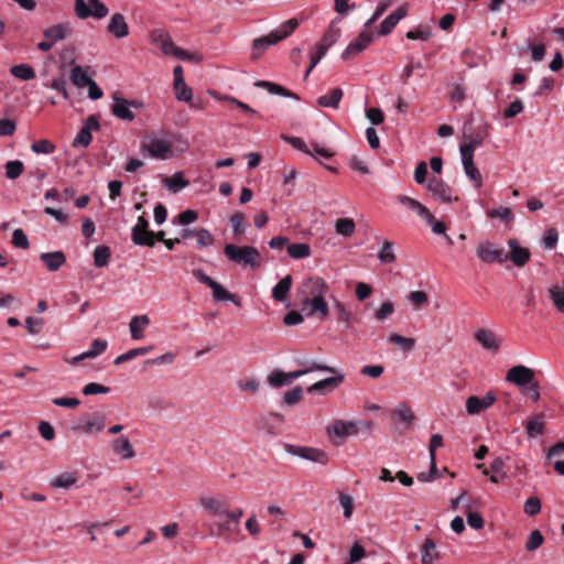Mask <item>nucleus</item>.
Wrapping results in <instances>:
<instances>
[{"mask_svg": "<svg viewBox=\"0 0 564 564\" xmlns=\"http://www.w3.org/2000/svg\"><path fill=\"white\" fill-rule=\"evenodd\" d=\"M328 292V284L319 276H311L303 281L296 295L306 316H318L321 319L327 317L329 307L325 297Z\"/></svg>", "mask_w": 564, "mask_h": 564, "instance_id": "1", "label": "nucleus"}, {"mask_svg": "<svg viewBox=\"0 0 564 564\" xmlns=\"http://www.w3.org/2000/svg\"><path fill=\"white\" fill-rule=\"evenodd\" d=\"M188 141L177 133H153L145 137L140 145V152L158 160H169L185 152Z\"/></svg>", "mask_w": 564, "mask_h": 564, "instance_id": "2", "label": "nucleus"}, {"mask_svg": "<svg viewBox=\"0 0 564 564\" xmlns=\"http://www.w3.org/2000/svg\"><path fill=\"white\" fill-rule=\"evenodd\" d=\"M297 26L299 21L296 19H290L272 30L268 35L254 39L251 45V58H260L271 45L290 36Z\"/></svg>", "mask_w": 564, "mask_h": 564, "instance_id": "3", "label": "nucleus"}, {"mask_svg": "<svg viewBox=\"0 0 564 564\" xmlns=\"http://www.w3.org/2000/svg\"><path fill=\"white\" fill-rule=\"evenodd\" d=\"M224 254L236 264L258 269L262 264V258L259 250L252 246H237L228 243L224 247Z\"/></svg>", "mask_w": 564, "mask_h": 564, "instance_id": "4", "label": "nucleus"}, {"mask_svg": "<svg viewBox=\"0 0 564 564\" xmlns=\"http://www.w3.org/2000/svg\"><path fill=\"white\" fill-rule=\"evenodd\" d=\"M75 15L80 20L94 18L101 20L109 13L108 7L100 0H75L74 1Z\"/></svg>", "mask_w": 564, "mask_h": 564, "instance_id": "5", "label": "nucleus"}, {"mask_svg": "<svg viewBox=\"0 0 564 564\" xmlns=\"http://www.w3.org/2000/svg\"><path fill=\"white\" fill-rule=\"evenodd\" d=\"M283 448L284 452L289 455L296 456L302 459L317 463L321 465H326L329 460L327 454L319 448L310 446H297L289 443H285L283 445Z\"/></svg>", "mask_w": 564, "mask_h": 564, "instance_id": "6", "label": "nucleus"}, {"mask_svg": "<svg viewBox=\"0 0 564 564\" xmlns=\"http://www.w3.org/2000/svg\"><path fill=\"white\" fill-rule=\"evenodd\" d=\"M319 366L324 367V368H327V369H330V371H326V372L327 373H332L333 376L328 377V378H325V379H322V380L313 383L312 386H310L307 388V392L308 393H315V392L323 393L325 389L335 390L345 380L346 376H345V373H344V371L341 369L335 368V367H330V366H327V365H324V364H321V362H319Z\"/></svg>", "mask_w": 564, "mask_h": 564, "instance_id": "7", "label": "nucleus"}, {"mask_svg": "<svg viewBox=\"0 0 564 564\" xmlns=\"http://www.w3.org/2000/svg\"><path fill=\"white\" fill-rule=\"evenodd\" d=\"M477 258L485 263H503L509 256L502 248H498L490 241L481 242L476 248Z\"/></svg>", "mask_w": 564, "mask_h": 564, "instance_id": "8", "label": "nucleus"}, {"mask_svg": "<svg viewBox=\"0 0 564 564\" xmlns=\"http://www.w3.org/2000/svg\"><path fill=\"white\" fill-rule=\"evenodd\" d=\"M488 137V127L486 124L479 127L475 133L470 132V128H465V143L460 147V153L474 155V151L480 147Z\"/></svg>", "mask_w": 564, "mask_h": 564, "instance_id": "9", "label": "nucleus"}, {"mask_svg": "<svg viewBox=\"0 0 564 564\" xmlns=\"http://www.w3.org/2000/svg\"><path fill=\"white\" fill-rule=\"evenodd\" d=\"M327 434L330 438L339 441H344L349 436H356L358 434L356 420H336L327 426Z\"/></svg>", "mask_w": 564, "mask_h": 564, "instance_id": "10", "label": "nucleus"}, {"mask_svg": "<svg viewBox=\"0 0 564 564\" xmlns=\"http://www.w3.org/2000/svg\"><path fill=\"white\" fill-rule=\"evenodd\" d=\"M100 129L99 121L96 116H89L86 120L84 126L80 128L78 133L73 140L72 145L74 148H87L93 140V131H97Z\"/></svg>", "mask_w": 564, "mask_h": 564, "instance_id": "11", "label": "nucleus"}, {"mask_svg": "<svg viewBox=\"0 0 564 564\" xmlns=\"http://www.w3.org/2000/svg\"><path fill=\"white\" fill-rule=\"evenodd\" d=\"M149 221L140 216L137 224L132 228L131 238L134 245L138 246H154V232L148 230Z\"/></svg>", "mask_w": 564, "mask_h": 564, "instance_id": "12", "label": "nucleus"}, {"mask_svg": "<svg viewBox=\"0 0 564 564\" xmlns=\"http://www.w3.org/2000/svg\"><path fill=\"white\" fill-rule=\"evenodd\" d=\"M506 380L521 389L534 380V371L524 365H517L507 371Z\"/></svg>", "mask_w": 564, "mask_h": 564, "instance_id": "13", "label": "nucleus"}, {"mask_svg": "<svg viewBox=\"0 0 564 564\" xmlns=\"http://www.w3.org/2000/svg\"><path fill=\"white\" fill-rule=\"evenodd\" d=\"M150 42L161 48L166 56H174L178 47L173 42L169 32L163 29H154L149 35Z\"/></svg>", "mask_w": 564, "mask_h": 564, "instance_id": "14", "label": "nucleus"}, {"mask_svg": "<svg viewBox=\"0 0 564 564\" xmlns=\"http://www.w3.org/2000/svg\"><path fill=\"white\" fill-rule=\"evenodd\" d=\"M426 188L432 193L434 198L443 203H451L454 199L451 186L441 178L431 177L427 182ZM455 199L457 198L455 197Z\"/></svg>", "mask_w": 564, "mask_h": 564, "instance_id": "15", "label": "nucleus"}, {"mask_svg": "<svg viewBox=\"0 0 564 564\" xmlns=\"http://www.w3.org/2000/svg\"><path fill=\"white\" fill-rule=\"evenodd\" d=\"M375 39V34L370 31L361 32L356 40L350 42L341 54V58L348 59L362 52Z\"/></svg>", "mask_w": 564, "mask_h": 564, "instance_id": "16", "label": "nucleus"}, {"mask_svg": "<svg viewBox=\"0 0 564 564\" xmlns=\"http://www.w3.org/2000/svg\"><path fill=\"white\" fill-rule=\"evenodd\" d=\"M113 104L111 106V112L115 117L126 120V121H133L135 116L133 111L131 110L132 106H135L134 102H131L117 94L112 97Z\"/></svg>", "mask_w": 564, "mask_h": 564, "instance_id": "17", "label": "nucleus"}, {"mask_svg": "<svg viewBox=\"0 0 564 564\" xmlns=\"http://www.w3.org/2000/svg\"><path fill=\"white\" fill-rule=\"evenodd\" d=\"M107 32L118 40L124 39L129 35V25L122 13L116 12L110 17L107 24Z\"/></svg>", "mask_w": 564, "mask_h": 564, "instance_id": "18", "label": "nucleus"}, {"mask_svg": "<svg viewBox=\"0 0 564 564\" xmlns=\"http://www.w3.org/2000/svg\"><path fill=\"white\" fill-rule=\"evenodd\" d=\"M199 502L215 518H224L228 508L227 502L214 496H202Z\"/></svg>", "mask_w": 564, "mask_h": 564, "instance_id": "19", "label": "nucleus"}, {"mask_svg": "<svg viewBox=\"0 0 564 564\" xmlns=\"http://www.w3.org/2000/svg\"><path fill=\"white\" fill-rule=\"evenodd\" d=\"M210 534L218 538H228L240 532L239 525L226 518H217L209 528Z\"/></svg>", "mask_w": 564, "mask_h": 564, "instance_id": "20", "label": "nucleus"}, {"mask_svg": "<svg viewBox=\"0 0 564 564\" xmlns=\"http://www.w3.org/2000/svg\"><path fill=\"white\" fill-rule=\"evenodd\" d=\"M496 399L494 392H488L482 398L471 395L466 401V410L469 414H478L490 408L496 402Z\"/></svg>", "mask_w": 564, "mask_h": 564, "instance_id": "21", "label": "nucleus"}, {"mask_svg": "<svg viewBox=\"0 0 564 564\" xmlns=\"http://www.w3.org/2000/svg\"><path fill=\"white\" fill-rule=\"evenodd\" d=\"M476 340L487 350L497 352L501 346V338L492 330L479 328L475 333Z\"/></svg>", "mask_w": 564, "mask_h": 564, "instance_id": "22", "label": "nucleus"}, {"mask_svg": "<svg viewBox=\"0 0 564 564\" xmlns=\"http://www.w3.org/2000/svg\"><path fill=\"white\" fill-rule=\"evenodd\" d=\"M464 172L475 188L482 186V177L478 167L474 164V155L460 153Z\"/></svg>", "mask_w": 564, "mask_h": 564, "instance_id": "23", "label": "nucleus"}, {"mask_svg": "<svg viewBox=\"0 0 564 564\" xmlns=\"http://www.w3.org/2000/svg\"><path fill=\"white\" fill-rule=\"evenodd\" d=\"M112 453L119 456L123 460L132 459L135 456V452L130 440L122 435L115 438L111 442Z\"/></svg>", "mask_w": 564, "mask_h": 564, "instance_id": "24", "label": "nucleus"}, {"mask_svg": "<svg viewBox=\"0 0 564 564\" xmlns=\"http://www.w3.org/2000/svg\"><path fill=\"white\" fill-rule=\"evenodd\" d=\"M508 246L510 248V253H508L509 259L517 267H523L530 260V251L527 248L519 246L516 239H509Z\"/></svg>", "mask_w": 564, "mask_h": 564, "instance_id": "25", "label": "nucleus"}, {"mask_svg": "<svg viewBox=\"0 0 564 564\" xmlns=\"http://www.w3.org/2000/svg\"><path fill=\"white\" fill-rule=\"evenodd\" d=\"M150 325V318L148 315H137L130 319L129 329L131 338L140 340L144 337V330Z\"/></svg>", "mask_w": 564, "mask_h": 564, "instance_id": "26", "label": "nucleus"}, {"mask_svg": "<svg viewBox=\"0 0 564 564\" xmlns=\"http://www.w3.org/2000/svg\"><path fill=\"white\" fill-rule=\"evenodd\" d=\"M108 347V343L104 339H95L93 340L90 348L75 357L69 361L73 365L78 364L79 361L88 358H96L101 355Z\"/></svg>", "mask_w": 564, "mask_h": 564, "instance_id": "27", "label": "nucleus"}, {"mask_svg": "<svg viewBox=\"0 0 564 564\" xmlns=\"http://www.w3.org/2000/svg\"><path fill=\"white\" fill-rule=\"evenodd\" d=\"M406 15L404 7L398 8L394 12L390 13L380 24L379 34L387 35L395 28L401 19Z\"/></svg>", "mask_w": 564, "mask_h": 564, "instance_id": "28", "label": "nucleus"}, {"mask_svg": "<svg viewBox=\"0 0 564 564\" xmlns=\"http://www.w3.org/2000/svg\"><path fill=\"white\" fill-rule=\"evenodd\" d=\"M391 417L394 421L402 422L405 427H409L415 420V415L411 406L406 402H400L392 411Z\"/></svg>", "mask_w": 564, "mask_h": 564, "instance_id": "29", "label": "nucleus"}, {"mask_svg": "<svg viewBox=\"0 0 564 564\" xmlns=\"http://www.w3.org/2000/svg\"><path fill=\"white\" fill-rule=\"evenodd\" d=\"M292 275L288 274L282 278L272 289V299L276 302L284 303L292 288Z\"/></svg>", "mask_w": 564, "mask_h": 564, "instance_id": "30", "label": "nucleus"}, {"mask_svg": "<svg viewBox=\"0 0 564 564\" xmlns=\"http://www.w3.org/2000/svg\"><path fill=\"white\" fill-rule=\"evenodd\" d=\"M40 259L50 271H57L66 262V257L62 251L43 252Z\"/></svg>", "mask_w": 564, "mask_h": 564, "instance_id": "31", "label": "nucleus"}, {"mask_svg": "<svg viewBox=\"0 0 564 564\" xmlns=\"http://www.w3.org/2000/svg\"><path fill=\"white\" fill-rule=\"evenodd\" d=\"M70 30L69 23H58L47 28L43 34L45 39L56 43L66 39Z\"/></svg>", "mask_w": 564, "mask_h": 564, "instance_id": "32", "label": "nucleus"}, {"mask_svg": "<svg viewBox=\"0 0 564 564\" xmlns=\"http://www.w3.org/2000/svg\"><path fill=\"white\" fill-rule=\"evenodd\" d=\"M397 200L406 207L408 209L412 210L413 213L417 214L421 218H427L430 217V210L421 204L419 200L406 196V195H399L397 197Z\"/></svg>", "mask_w": 564, "mask_h": 564, "instance_id": "33", "label": "nucleus"}, {"mask_svg": "<svg viewBox=\"0 0 564 564\" xmlns=\"http://www.w3.org/2000/svg\"><path fill=\"white\" fill-rule=\"evenodd\" d=\"M256 86L267 89L268 93H270L272 95H280V96L291 98L294 100H300V97L295 93L290 91V90L285 89L284 87H282L281 85L272 83V82L259 80L256 83Z\"/></svg>", "mask_w": 564, "mask_h": 564, "instance_id": "34", "label": "nucleus"}, {"mask_svg": "<svg viewBox=\"0 0 564 564\" xmlns=\"http://www.w3.org/2000/svg\"><path fill=\"white\" fill-rule=\"evenodd\" d=\"M304 368L291 372H285L289 383L291 384L295 379H299L313 371H330V369L319 366L317 361L303 362Z\"/></svg>", "mask_w": 564, "mask_h": 564, "instance_id": "35", "label": "nucleus"}, {"mask_svg": "<svg viewBox=\"0 0 564 564\" xmlns=\"http://www.w3.org/2000/svg\"><path fill=\"white\" fill-rule=\"evenodd\" d=\"M440 557L436 544L432 539H426L421 547V563L434 564Z\"/></svg>", "mask_w": 564, "mask_h": 564, "instance_id": "36", "label": "nucleus"}, {"mask_svg": "<svg viewBox=\"0 0 564 564\" xmlns=\"http://www.w3.org/2000/svg\"><path fill=\"white\" fill-rule=\"evenodd\" d=\"M188 184L189 182L184 178L182 172H176L171 177L163 178V185L174 194L187 187Z\"/></svg>", "mask_w": 564, "mask_h": 564, "instance_id": "37", "label": "nucleus"}, {"mask_svg": "<svg viewBox=\"0 0 564 564\" xmlns=\"http://www.w3.org/2000/svg\"><path fill=\"white\" fill-rule=\"evenodd\" d=\"M343 98V90L340 88H335L330 90L328 94H325L317 98V105L321 107H328L337 109L339 107V102Z\"/></svg>", "mask_w": 564, "mask_h": 564, "instance_id": "38", "label": "nucleus"}, {"mask_svg": "<svg viewBox=\"0 0 564 564\" xmlns=\"http://www.w3.org/2000/svg\"><path fill=\"white\" fill-rule=\"evenodd\" d=\"M544 421L541 414L530 417L527 422V434L530 438L538 437L544 433Z\"/></svg>", "mask_w": 564, "mask_h": 564, "instance_id": "39", "label": "nucleus"}, {"mask_svg": "<svg viewBox=\"0 0 564 564\" xmlns=\"http://www.w3.org/2000/svg\"><path fill=\"white\" fill-rule=\"evenodd\" d=\"M209 288L213 290V296L216 301H229L235 303L237 306H240L241 303L236 295L227 291L218 282L214 281Z\"/></svg>", "mask_w": 564, "mask_h": 564, "instance_id": "40", "label": "nucleus"}, {"mask_svg": "<svg viewBox=\"0 0 564 564\" xmlns=\"http://www.w3.org/2000/svg\"><path fill=\"white\" fill-rule=\"evenodd\" d=\"M283 422V416L279 413H270L261 420L262 429L270 434H276Z\"/></svg>", "mask_w": 564, "mask_h": 564, "instance_id": "41", "label": "nucleus"}, {"mask_svg": "<svg viewBox=\"0 0 564 564\" xmlns=\"http://www.w3.org/2000/svg\"><path fill=\"white\" fill-rule=\"evenodd\" d=\"M10 73L12 76L21 80H31L36 76L34 68L24 63L12 66L10 68Z\"/></svg>", "mask_w": 564, "mask_h": 564, "instance_id": "42", "label": "nucleus"}, {"mask_svg": "<svg viewBox=\"0 0 564 564\" xmlns=\"http://www.w3.org/2000/svg\"><path fill=\"white\" fill-rule=\"evenodd\" d=\"M378 260L381 264H391L395 262L397 256L394 253L393 242L390 240H384L382 242V248L378 253Z\"/></svg>", "mask_w": 564, "mask_h": 564, "instance_id": "43", "label": "nucleus"}, {"mask_svg": "<svg viewBox=\"0 0 564 564\" xmlns=\"http://www.w3.org/2000/svg\"><path fill=\"white\" fill-rule=\"evenodd\" d=\"M76 481H77V477L74 473L65 471V473H62L58 476H56L54 479H52L51 486L54 488L68 489L73 485H75Z\"/></svg>", "mask_w": 564, "mask_h": 564, "instance_id": "44", "label": "nucleus"}, {"mask_svg": "<svg viewBox=\"0 0 564 564\" xmlns=\"http://www.w3.org/2000/svg\"><path fill=\"white\" fill-rule=\"evenodd\" d=\"M70 80L78 88L86 87L93 79L82 66H75L70 70Z\"/></svg>", "mask_w": 564, "mask_h": 564, "instance_id": "45", "label": "nucleus"}, {"mask_svg": "<svg viewBox=\"0 0 564 564\" xmlns=\"http://www.w3.org/2000/svg\"><path fill=\"white\" fill-rule=\"evenodd\" d=\"M334 311L337 314L339 321L344 324L345 328H349L352 322V313L350 310L340 301H334Z\"/></svg>", "mask_w": 564, "mask_h": 564, "instance_id": "46", "label": "nucleus"}, {"mask_svg": "<svg viewBox=\"0 0 564 564\" xmlns=\"http://www.w3.org/2000/svg\"><path fill=\"white\" fill-rule=\"evenodd\" d=\"M288 253L293 259H304L311 256V247L307 243H292L288 246Z\"/></svg>", "mask_w": 564, "mask_h": 564, "instance_id": "47", "label": "nucleus"}, {"mask_svg": "<svg viewBox=\"0 0 564 564\" xmlns=\"http://www.w3.org/2000/svg\"><path fill=\"white\" fill-rule=\"evenodd\" d=\"M111 252L107 246H97L94 250V264L97 268L106 267L109 262Z\"/></svg>", "mask_w": 564, "mask_h": 564, "instance_id": "48", "label": "nucleus"}, {"mask_svg": "<svg viewBox=\"0 0 564 564\" xmlns=\"http://www.w3.org/2000/svg\"><path fill=\"white\" fill-rule=\"evenodd\" d=\"M334 23L335 22L332 23V25L329 26L327 32L324 34L322 40L317 43V45H319L321 47H324L326 51H328V48L334 43H336V41L338 40L339 34H340V30L335 28Z\"/></svg>", "mask_w": 564, "mask_h": 564, "instance_id": "49", "label": "nucleus"}, {"mask_svg": "<svg viewBox=\"0 0 564 564\" xmlns=\"http://www.w3.org/2000/svg\"><path fill=\"white\" fill-rule=\"evenodd\" d=\"M336 232L349 237L355 232L356 225L351 218H339L335 223Z\"/></svg>", "mask_w": 564, "mask_h": 564, "instance_id": "50", "label": "nucleus"}, {"mask_svg": "<svg viewBox=\"0 0 564 564\" xmlns=\"http://www.w3.org/2000/svg\"><path fill=\"white\" fill-rule=\"evenodd\" d=\"M4 167L6 176L9 180H17L24 171V164L20 160L8 161Z\"/></svg>", "mask_w": 564, "mask_h": 564, "instance_id": "51", "label": "nucleus"}, {"mask_svg": "<svg viewBox=\"0 0 564 564\" xmlns=\"http://www.w3.org/2000/svg\"><path fill=\"white\" fill-rule=\"evenodd\" d=\"M549 294L556 308L564 312V288L554 285L549 290Z\"/></svg>", "mask_w": 564, "mask_h": 564, "instance_id": "52", "label": "nucleus"}, {"mask_svg": "<svg viewBox=\"0 0 564 564\" xmlns=\"http://www.w3.org/2000/svg\"><path fill=\"white\" fill-rule=\"evenodd\" d=\"M105 424V419L102 416L95 415L87 421L83 431L86 434L98 433L104 430Z\"/></svg>", "mask_w": 564, "mask_h": 564, "instance_id": "53", "label": "nucleus"}, {"mask_svg": "<svg viewBox=\"0 0 564 564\" xmlns=\"http://www.w3.org/2000/svg\"><path fill=\"white\" fill-rule=\"evenodd\" d=\"M267 381H268L269 386H271L273 388H279V387L290 384L288 381V378L285 376V372L278 370V369L273 370L269 373Z\"/></svg>", "mask_w": 564, "mask_h": 564, "instance_id": "54", "label": "nucleus"}, {"mask_svg": "<svg viewBox=\"0 0 564 564\" xmlns=\"http://www.w3.org/2000/svg\"><path fill=\"white\" fill-rule=\"evenodd\" d=\"M388 340L390 343H392V344H395V345L400 346L401 349L404 350V351L413 349V347L415 345V340L413 338L403 337V336H401L399 334H391L388 337Z\"/></svg>", "mask_w": 564, "mask_h": 564, "instance_id": "55", "label": "nucleus"}, {"mask_svg": "<svg viewBox=\"0 0 564 564\" xmlns=\"http://www.w3.org/2000/svg\"><path fill=\"white\" fill-rule=\"evenodd\" d=\"M175 97L180 101L191 102L193 98V90L189 88L185 80L183 84H174Z\"/></svg>", "mask_w": 564, "mask_h": 564, "instance_id": "56", "label": "nucleus"}, {"mask_svg": "<svg viewBox=\"0 0 564 564\" xmlns=\"http://www.w3.org/2000/svg\"><path fill=\"white\" fill-rule=\"evenodd\" d=\"M521 393L533 402H538L541 398L539 383L533 380L528 386L520 389Z\"/></svg>", "mask_w": 564, "mask_h": 564, "instance_id": "57", "label": "nucleus"}, {"mask_svg": "<svg viewBox=\"0 0 564 564\" xmlns=\"http://www.w3.org/2000/svg\"><path fill=\"white\" fill-rule=\"evenodd\" d=\"M431 35L432 31L429 25H420L417 29L409 31L406 33V39L426 41Z\"/></svg>", "mask_w": 564, "mask_h": 564, "instance_id": "58", "label": "nucleus"}, {"mask_svg": "<svg viewBox=\"0 0 564 564\" xmlns=\"http://www.w3.org/2000/svg\"><path fill=\"white\" fill-rule=\"evenodd\" d=\"M488 218H499L502 221L509 223L513 219L512 212L509 207H499L487 212Z\"/></svg>", "mask_w": 564, "mask_h": 564, "instance_id": "59", "label": "nucleus"}, {"mask_svg": "<svg viewBox=\"0 0 564 564\" xmlns=\"http://www.w3.org/2000/svg\"><path fill=\"white\" fill-rule=\"evenodd\" d=\"M339 505L344 510V517L346 519H350L354 512V499L350 495L340 492L339 494Z\"/></svg>", "mask_w": 564, "mask_h": 564, "instance_id": "60", "label": "nucleus"}, {"mask_svg": "<svg viewBox=\"0 0 564 564\" xmlns=\"http://www.w3.org/2000/svg\"><path fill=\"white\" fill-rule=\"evenodd\" d=\"M544 542V538L539 530H533L527 541L525 547L529 552H533L539 549Z\"/></svg>", "mask_w": 564, "mask_h": 564, "instance_id": "61", "label": "nucleus"}, {"mask_svg": "<svg viewBox=\"0 0 564 564\" xmlns=\"http://www.w3.org/2000/svg\"><path fill=\"white\" fill-rule=\"evenodd\" d=\"M31 149L37 154H51L55 151V145L48 140H40L33 142Z\"/></svg>", "mask_w": 564, "mask_h": 564, "instance_id": "62", "label": "nucleus"}, {"mask_svg": "<svg viewBox=\"0 0 564 564\" xmlns=\"http://www.w3.org/2000/svg\"><path fill=\"white\" fill-rule=\"evenodd\" d=\"M394 312V305L392 302L390 301H387V302H383L379 308L375 312V317L378 319V321H384L387 319L389 316H391Z\"/></svg>", "mask_w": 564, "mask_h": 564, "instance_id": "63", "label": "nucleus"}, {"mask_svg": "<svg viewBox=\"0 0 564 564\" xmlns=\"http://www.w3.org/2000/svg\"><path fill=\"white\" fill-rule=\"evenodd\" d=\"M197 245L200 248H206L213 245L214 237L206 228H200L196 231Z\"/></svg>", "mask_w": 564, "mask_h": 564, "instance_id": "64", "label": "nucleus"}]
</instances>
